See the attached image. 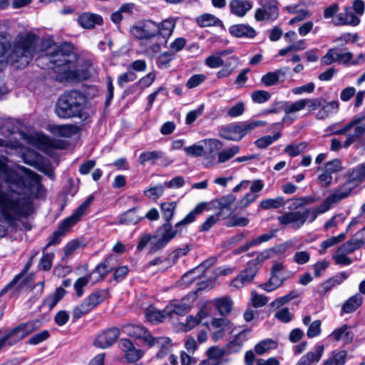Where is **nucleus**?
<instances>
[{
	"label": "nucleus",
	"instance_id": "nucleus-19",
	"mask_svg": "<svg viewBox=\"0 0 365 365\" xmlns=\"http://www.w3.org/2000/svg\"><path fill=\"white\" fill-rule=\"evenodd\" d=\"M360 22V19L352 11L351 7L346 6L344 8V12L339 14L332 23L335 26L349 25L357 26Z\"/></svg>",
	"mask_w": 365,
	"mask_h": 365
},
{
	"label": "nucleus",
	"instance_id": "nucleus-32",
	"mask_svg": "<svg viewBox=\"0 0 365 365\" xmlns=\"http://www.w3.org/2000/svg\"><path fill=\"white\" fill-rule=\"evenodd\" d=\"M363 297L360 294H356L349 297L342 305V311L349 314L356 311L362 304Z\"/></svg>",
	"mask_w": 365,
	"mask_h": 365
},
{
	"label": "nucleus",
	"instance_id": "nucleus-7",
	"mask_svg": "<svg viewBox=\"0 0 365 365\" xmlns=\"http://www.w3.org/2000/svg\"><path fill=\"white\" fill-rule=\"evenodd\" d=\"M322 203L317 209H306L303 212L294 211L287 212L283 215L278 217L279 222L282 225H292L295 230L299 229L306 221L312 222L317 218L318 214L325 212L322 211Z\"/></svg>",
	"mask_w": 365,
	"mask_h": 365
},
{
	"label": "nucleus",
	"instance_id": "nucleus-36",
	"mask_svg": "<svg viewBox=\"0 0 365 365\" xmlns=\"http://www.w3.org/2000/svg\"><path fill=\"white\" fill-rule=\"evenodd\" d=\"M50 130L54 135L64 138L71 137L76 131V127L72 125H53Z\"/></svg>",
	"mask_w": 365,
	"mask_h": 365
},
{
	"label": "nucleus",
	"instance_id": "nucleus-5",
	"mask_svg": "<svg viewBox=\"0 0 365 365\" xmlns=\"http://www.w3.org/2000/svg\"><path fill=\"white\" fill-rule=\"evenodd\" d=\"M364 180L365 177L360 165L349 170L346 182L322 202V211L329 210L334 205L349 197L352 190Z\"/></svg>",
	"mask_w": 365,
	"mask_h": 365
},
{
	"label": "nucleus",
	"instance_id": "nucleus-39",
	"mask_svg": "<svg viewBox=\"0 0 365 365\" xmlns=\"http://www.w3.org/2000/svg\"><path fill=\"white\" fill-rule=\"evenodd\" d=\"M163 153L159 150L145 151L142 153L138 158V162L140 165H144L146 162L155 163V162L162 158Z\"/></svg>",
	"mask_w": 365,
	"mask_h": 365
},
{
	"label": "nucleus",
	"instance_id": "nucleus-1",
	"mask_svg": "<svg viewBox=\"0 0 365 365\" xmlns=\"http://www.w3.org/2000/svg\"><path fill=\"white\" fill-rule=\"evenodd\" d=\"M6 163L7 158H0V178L7 184V190L0 191V211L5 220L13 225L30 214L31 197L36 195L41 185L36 173L21 165L9 168Z\"/></svg>",
	"mask_w": 365,
	"mask_h": 365
},
{
	"label": "nucleus",
	"instance_id": "nucleus-24",
	"mask_svg": "<svg viewBox=\"0 0 365 365\" xmlns=\"http://www.w3.org/2000/svg\"><path fill=\"white\" fill-rule=\"evenodd\" d=\"M324 349L323 345H317L313 351L302 356L296 365H310L313 362L319 361L322 356Z\"/></svg>",
	"mask_w": 365,
	"mask_h": 365
},
{
	"label": "nucleus",
	"instance_id": "nucleus-4",
	"mask_svg": "<svg viewBox=\"0 0 365 365\" xmlns=\"http://www.w3.org/2000/svg\"><path fill=\"white\" fill-rule=\"evenodd\" d=\"M324 103L325 100L324 98H302L292 103H286L284 107L285 116L283 118V121H286L287 119L294 120L297 118L296 114L306 108H307L309 112H312L322 107L328 117L331 113L337 112L339 109V103L337 101H332L325 104Z\"/></svg>",
	"mask_w": 365,
	"mask_h": 365
},
{
	"label": "nucleus",
	"instance_id": "nucleus-62",
	"mask_svg": "<svg viewBox=\"0 0 365 365\" xmlns=\"http://www.w3.org/2000/svg\"><path fill=\"white\" fill-rule=\"evenodd\" d=\"M310 259V254L307 251H298L293 256V261L299 265L307 264Z\"/></svg>",
	"mask_w": 365,
	"mask_h": 365
},
{
	"label": "nucleus",
	"instance_id": "nucleus-14",
	"mask_svg": "<svg viewBox=\"0 0 365 365\" xmlns=\"http://www.w3.org/2000/svg\"><path fill=\"white\" fill-rule=\"evenodd\" d=\"M236 201V196L233 194H228L221 197L216 199L213 201L214 207L218 210L217 214L222 219L227 218L230 216L233 210L232 206Z\"/></svg>",
	"mask_w": 365,
	"mask_h": 365
},
{
	"label": "nucleus",
	"instance_id": "nucleus-16",
	"mask_svg": "<svg viewBox=\"0 0 365 365\" xmlns=\"http://www.w3.org/2000/svg\"><path fill=\"white\" fill-rule=\"evenodd\" d=\"M352 58V54L349 51H343L339 48H331L322 58L321 63L323 65L329 66L334 62L346 63Z\"/></svg>",
	"mask_w": 365,
	"mask_h": 365
},
{
	"label": "nucleus",
	"instance_id": "nucleus-27",
	"mask_svg": "<svg viewBox=\"0 0 365 365\" xmlns=\"http://www.w3.org/2000/svg\"><path fill=\"white\" fill-rule=\"evenodd\" d=\"M220 135L227 140L239 141L242 139L240 127L239 123L222 128Z\"/></svg>",
	"mask_w": 365,
	"mask_h": 365
},
{
	"label": "nucleus",
	"instance_id": "nucleus-57",
	"mask_svg": "<svg viewBox=\"0 0 365 365\" xmlns=\"http://www.w3.org/2000/svg\"><path fill=\"white\" fill-rule=\"evenodd\" d=\"M271 95L269 92L263 90H257L252 93V100L257 103H263L270 99Z\"/></svg>",
	"mask_w": 365,
	"mask_h": 365
},
{
	"label": "nucleus",
	"instance_id": "nucleus-45",
	"mask_svg": "<svg viewBox=\"0 0 365 365\" xmlns=\"http://www.w3.org/2000/svg\"><path fill=\"white\" fill-rule=\"evenodd\" d=\"M239 124L242 138L245 135L250 133L255 128L266 125V123L262 120H254L251 122L240 123Z\"/></svg>",
	"mask_w": 365,
	"mask_h": 365
},
{
	"label": "nucleus",
	"instance_id": "nucleus-3",
	"mask_svg": "<svg viewBox=\"0 0 365 365\" xmlns=\"http://www.w3.org/2000/svg\"><path fill=\"white\" fill-rule=\"evenodd\" d=\"M86 97L80 91L73 90L61 94L56 103L55 113L63 119L82 118L85 115Z\"/></svg>",
	"mask_w": 365,
	"mask_h": 365
},
{
	"label": "nucleus",
	"instance_id": "nucleus-12",
	"mask_svg": "<svg viewBox=\"0 0 365 365\" xmlns=\"http://www.w3.org/2000/svg\"><path fill=\"white\" fill-rule=\"evenodd\" d=\"M93 196L89 195L86 200L75 210L72 215L65 219L59 225L58 230L64 235L86 213V210L93 201Z\"/></svg>",
	"mask_w": 365,
	"mask_h": 365
},
{
	"label": "nucleus",
	"instance_id": "nucleus-41",
	"mask_svg": "<svg viewBox=\"0 0 365 365\" xmlns=\"http://www.w3.org/2000/svg\"><path fill=\"white\" fill-rule=\"evenodd\" d=\"M347 356L344 350L334 351L331 356L324 362V365H344Z\"/></svg>",
	"mask_w": 365,
	"mask_h": 365
},
{
	"label": "nucleus",
	"instance_id": "nucleus-33",
	"mask_svg": "<svg viewBox=\"0 0 365 365\" xmlns=\"http://www.w3.org/2000/svg\"><path fill=\"white\" fill-rule=\"evenodd\" d=\"M197 23L201 27L222 26V21L215 16L210 14H205L198 16Z\"/></svg>",
	"mask_w": 365,
	"mask_h": 365
},
{
	"label": "nucleus",
	"instance_id": "nucleus-49",
	"mask_svg": "<svg viewBox=\"0 0 365 365\" xmlns=\"http://www.w3.org/2000/svg\"><path fill=\"white\" fill-rule=\"evenodd\" d=\"M306 142H300L296 144H289L284 148V152L291 157H294L302 153L307 148Z\"/></svg>",
	"mask_w": 365,
	"mask_h": 365
},
{
	"label": "nucleus",
	"instance_id": "nucleus-9",
	"mask_svg": "<svg viewBox=\"0 0 365 365\" xmlns=\"http://www.w3.org/2000/svg\"><path fill=\"white\" fill-rule=\"evenodd\" d=\"M207 205L206 202L199 203L191 212H190L182 220L175 224V229L170 222L165 223L158 230L160 236L168 243L178 232L180 227L187 225L195 221L197 215L202 212Z\"/></svg>",
	"mask_w": 365,
	"mask_h": 365
},
{
	"label": "nucleus",
	"instance_id": "nucleus-17",
	"mask_svg": "<svg viewBox=\"0 0 365 365\" xmlns=\"http://www.w3.org/2000/svg\"><path fill=\"white\" fill-rule=\"evenodd\" d=\"M120 335L118 328H111L101 333L94 340L96 347L106 349L115 344Z\"/></svg>",
	"mask_w": 365,
	"mask_h": 365
},
{
	"label": "nucleus",
	"instance_id": "nucleus-58",
	"mask_svg": "<svg viewBox=\"0 0 365 365\" xmlns=\"http://www.w3.org/2000/svg\"><path fill=\"white\" fill-rule=\"evenodd\" d=\"M342 163L339 159H334L327 162L324 170L332 175V174L338 173L342 170Z\"/></svg>",
	"mask_w": 365,
	"mask_h": 365
},
{
	"label": "nucleus",
	"instance_id": "nucleus-15",
	"mask_svg": "<svg viewBox=\"0 0 365 365\" xmlns=\"http://www.w3.org/2000/svg\"><path fill=\"white\" fill-rule=\"evenodd\" d=\"M133 36L138 39H150L158 35V25L153 21H147L134 26L130 30Z\"/></svg>",
	"mask_w": 365,
	"mask_h": 365
},
{
	"label": "nucleus",
	"instance_id": "nucleus-8",
	"mask_svg": "<svg viewBox=\"0 0 365 365\" xmlns=\"http://www.w3.org/2000/svg\"><path fill=\"white\" fill-rule=\"evenodd\" d=\"M41 324V322L38 319L19 324L0 337V349L6 345L12 346L15 344L38 329Z\"/></svg>",
	"mask_w": 365,
	"mask_h": 365
},
{
	"label": "nucleus",
	"instance_id": "nucleus-13",
	"mask_svg": "<svg viewBox=\"0 0 365 365\" xmlns=\"http://www.w3.org/2000/svg\"><path fill=\"white\" fill-rule=\"evenodd\" d=\"M210 324L213 329L211 338L215 342L223 339L227 332L232 333L233 330V324L226 318H213Z\"/></svg>",
	"mask_w": 365,
	"mask_h": 365
},
{
	"label": "nucleus",
	"instance_id": "nucleus-63",
	"mask_svg": "<svg viewBox=\"0 0 365 365\" xmlns=\"http://www.w3.org/2000/svg\"><path fill=\"white\" fill-rule=\"evenodd\" d=\"M205 63L208 67L215 68L223 66L224 61L219 55L215 53L205 59Z\"/></svg>",
	"mask_w": 365,
	"mask_h": 365
},
{
	"label": "nucleus",
	"instance_id": "nucleus-31",
	"mask_svg": "<svg viewBox=\"0 0 365 365\" xmlns=\"http://www.w3.org/2000/svg\"><path fill=\"white\" fill-rule=\"evenodd\" d=\"M215 304L220 315L227 316L232 311L233 302L230 297L224 296L216 299Z\"/></svg>",
	"mask_w": 365,
	"mask_h": 365
},
{
	"label": "nucleus",
	"instance_id": "nucleus-20",
	"mask_svg": "<svg viewBox=\"0 0 365 365\" xmlns=\"http://www.w3.org/2000/svg\"><path fill=\"white\" fill-rule=\"evenodd\" d=\"M121 348L125 351V358L130 362L138 361L143 355V351L136 349L128 339H121Z\"/></svg>",
	"mask_w": 365,
	"mask_h": 365
},
{
	"label": "nucleus",
	"instance_id": "nucleus-50",
	"mask_svg": "<svg viewBox=\"0 0 365 365\" xmlns=\"http://www.w3.org/2000/svg\"><path fill=\"white\" fill-rule=\"evenodd\" d=\"M146 317L151 322H160L168 317L167 314L164 313V310L160 312L157 310L154 307H150L146 311Z\"/></svg>",
	"mask_w": 365,
	"mask_h": 365
},
{
	"label": "nucleus",
	"instance_id": "nucleus-47",
	"mask_svg": "<svg viewBox=\"0 0 365 365\" xmlns=\"http://www.w3.org/2000/svg\"><path fill=\"white\" fill-rule=\"evenodd\" d=\"M285 205V201L283 197H278L274 199H266L260 202V207L264 210L276 209Z\"/></svg>",
	"mask_w": 365,
	"mask_h": 365
},
{
	"label": "nucleus",
	"instance_id": "nucleus-11",
	"mask_svg": "<svg viewBox=\"0 0 365 365\" xmlns=\"http://www.w3.org/2000/svg\"><path fill=\"white\" fill-rule=\"evenodd\" d=\"M277 0H261V8L255 11V19L257 21H275L279 16Z\"/></svg>",
	"mask_w": 365,
	"mask_h": 365
},
{
	"label": "nucleus",
	"instance_id": "nucleus-30",
	"mask_svg": "<svg viewBox=\"0 0 365 365\" xmlns=\"http://www.w3.org/2000/svg\"><path fill=\"white\" fill-rule=\"evenodd\" d=\"M38 148L44 153L50 154L53 149L61 148V142L47 136H42L39 139Z\"/></svg>",
	"mask_w": 365,
	"mask_h": 365
},
{
	"label": "nucleus",
	"instance_id": "nucleus-35",
	"mask_svg": "<svg viewBox=\"0 0 365 365\" xmlns=\"http://www.w3.org/2000/svg\"><path fill=\"white\" fill-rule=\"evenodd\" d=\"M349 277V274L345 272H341L339 274L336 275L322 284V289L324 292H327L331 289L334 287L341 284L345 279Z\"/></svg>",
	"mask_w": 365,
	"mask_h": 365
},
{
	"label": "nucleus",
	"instance_id": "nucleus-40",
	"mask_svg": "<svg viewBox=\"0 0 365 365\" xmlns=\"http://www.w3.org/2000/svg\"><path fill=\"white\" fill-rule=\"evenodd\" d=\"M365 134V122L354 128L353 134H348L346 140L344 143L345 148H349L351 144L356 142L360 137Z\"/></svg>",
	"mask_w": 365,
	"mask_h": 365
},
{
	"label": "nucleus",
	"instance_id": "nucleus-60",
	"mask_svg": "<svg viewBox=\"0 0 365 365\" xmlns=\"http://www.w3.org/2000/svg\"><path fill=\"white\" fill-rule=\"evenodd\" d=\"M346 236V233H341L338 236L331 237L322 242L321 247L323 249H327L330 247H332L341 242H343L345 240Z\"/></svg>",
	"mask_w": 365,
	"mask_h": 365
},
{
	"label": "nucleus",
	"instance_id": "nucleus-6",
	"mask_svg": "<svg viewBox=\"0 0 365 365\" xmlns=\"http://www.w3.org/2000/svg\"><path fill=\"white\" fill-rule=\"evenodd\" d=\"M124 331L131 336L142 339L149 346L157 345L160 347V350L158 353V357H163L164 355L170 351V346L167 338H153L148 331L141 326L135 324L128 325L124 327Z\"/></svg>",
	"mask_w": 365,
	"mask_h": 365
},
{
	"label": "nucleus",
	"instance_id": "nucleus-26",
	"mask_svg": "<svg viewBox=\"0 0 365 365\" xmlns=\"http://www.w3.org/2000/svg\"><path fill=\"white\" fill-rule=\"evenodd\" d=\"M229 31L232 36L237 38H253L256 36V31L252 27L242 24L230 26Z\"/></svg>",
	"mask_w": 365,
	"mask_h": 365
},
{
	"label": "nucleus",
	"instance_id": "nucleus-55",
	"mask_svg": "<svg viewBox=\"0 0 365 365\" xmlns=\"http://www.w3.org/2000/svg\"><path fill=\"white\" fill-rule=\"evenodd\" d=\"M92 279V277L91 274L88 276H85L82 277H79L74 283L73 287L76 292V295L78 297H81L83 294V288L86 287L88 282Z\"/></svg>",
	"mask_w": 365,
	"mask_h": 365
},
{
	"label": "nucleus",
	"instance_id": "nucleus-61",
	"mask_svg": "<svg viewBox=\"0 0 365 365\" xmlns=\"http://www.w3.org/2000/svg\"><path fill=\"white\" fill-rule=\"evenodd\" d=\"M274 317L283 323H288L292 319L293 315L288 308H282L275 312Z\"/></svg>",
	"mask_w": 365,
	"mask_h": 365
},
{
	"label": "nucleus",
	"instance_id": "nucleus-10",
	"mask_svg": "<svg viewBox=\"0 0 365 365\" xmlns=\"http://www.w3.org/2000/svg\"><path fill=\"white\" fill-rule=\"evenodd\" d=\"M291 272L287 271L285 266L279 262H274L270 270V278L259 287L267 292H272L279 287L291 277Z\"/></svg>",
	"mask_w": 365,
	"mask_h": 365
},
{
	"label": "nucleus",
	"instance_id": "nucleus-51",
	"mask_svg": "<svg viewBox=\"0 0 365 365\" xmlns=\"http://www.w3.org/2000/svg\"><path fill=\"white\" fill-rule=\"evenodd\" d=\"M249 222L250 220L247 217L239 215H234L226 222V226L228 227H245L247 225Z\"/></svg>",
	"mask_w": 365,
	"mask_h": 365
},
{
	"label": "nucleus",
	"instance_id": "nucleus-18",
	"mask_svg": "<svg viewBox=\"0 0 365 365\" xmlns=\"http://www.w3.org/2000/svg\"><path fill=\"white\" fill-rule=\"evenodd\" d=\"M191 307L192 301L189 298H183L180 301L171 302L164 309V313L170 317L174 315H184L190 310Z\"/></svg>",
	"mask_w": 365,
	"mask_h": 365
},
{
	"label": "nucleus",
	"instance_id": "nucleus-22",
	"mask_svg": "<svg viewBox=\"0 0 365 365\" xmlns=\"http://www.w3.org/2000/svg\"><path fill=\"white\" fill-rule=\"evenodd\" d=\"M330 336L336 341H341L344 344H349L353 341L354 334L349 326L344 324L334 330Z\"/></svg>",
	"mask_w": 365,
	"mask_h": 365
},
{
	"label": "nucleus",
	"instance_id": "nucleus-42",
	"mask_svg": "<svg viewBox=\"0 0 365 365\" xmlns=\"http://www.w3.org/2000/svg\"><path fill=\"white\" fill-rule=\"evenodd\" d=\"M362 246L363 245L361 244L360 240L354 235L339 247L341 248L342 250H344L346 253L351 254L354 252L355 250L360 249Z\"/></svg>",
	"mask_w": 365,
	"mask_h": 365
},
{
	"label": "nucleus",
	"instance_id": "nucleus-21",
	"mask_svg": "<svg viewBox=\"0 0 365 365\" xmlns=\"http://www.w3.org/2000/svg\"><path fill=\"white\" fill-rule=\"evenodd\" d=\"M229 8L233 15L243 17L252 8V3L248 0H231Z\"/></svg>",
	"mask_w": 365,
	"mask_h": 365
},
{
	"label": "nucleus",
	"instance_id": "nucleus-2",
	"mask_svg": "<svg viewBox=\"0 0 365 365\" xmlns=\"http://www.w3.org/2000/svg\"><path fill=\"white\" fill-rule=\"evenodd\" d=\"M47 48L51 51L46 54V58L52 64L51 68L57 73L62 74L68 81H81L88 78L90 72L88 68H79V61L72 53L69 44L56 46L53 42H46Z\"/></svg>",
	"mask_w": 365,
	"mask_h": 365
},
{
	"label": "nucleus",
	"instance_id": "nucleus-28",
	"mask_svg": "<svg viewBox=\"0 0 365 365\" xmlns=\"http://www.w3.org/2000/svg\"><path fill=\"white\" fill-rule=\"evenodd\" d=\"M176 21V18H168L162 21L160 24L158 26V36L167 40V38L172 35L175 27Z\"/></svg>",
	"mask_w": 365,
	"mask_h": 365
},
{
	"label": "nucleus",
	"instance_id": "nucleus-37",
	"mask_svg": "<svg viewBox=\"0 0 365 365\" xmlns=\"http://www.w3.org/2000/svg\"><path fill=\"white\" fill-rule=\"evenodd\" d=\"M277 346V342L271 339H267L257 343L255 346V351L258 355H262L269 350L274 349Z\"/></svg>",
	"mask_w": 365,
	"mask_h": 365
},
{
	"label": "nucleus",
	"instance_id": "nucleus-59",
	"mask_svg": "<svg viewBox=\"0 0 365 365\" xmlns=\"http://www.w3.org/2000/svg\"><path fill=\"white\" fill-rule=\"evenodd\" d=\"M257 274L255 267H248L242 271L238 276L245 285L250 284Z\"/></svg>",
	"mask_w": 365,
	"mask_h": 365
},
{
	"label": "nucleus",
	"instance_id": "nucleus-34",
	"mask_svg": "<svg viewBox=\"0 0 365 365\" xmlns=\"http://www.w3.org/2000/svg\"><path fill=\"white\" fill-rule=\"evenodd\" d=\"M66 291L62 287H58L55 292L48 296L43 302V306L47 307L48 310L52 309L56 304L63 298L65 295Z\"/></svg>",
	"mask_w": 365,
	"mask_h": 365
},
{
	"label": "nucleus",
	"instance_id": "nucleus-48",
	"mask_svg": "<svg viewBox=\"0 0 365 365\" xmlns=\"http://www.w3.org/2000/svg\"><path fill=\"white\" fill-rule=\"evenodd\" d=\"M349 253H346L341 248L339 247L333 255V259L335 264L339 265H349L352 263V260L347 256Z\"/></svg>",
	"mask_w": 365,
	"mask_h": 365
},
{
	"label": "nucleus",
	"instance_id": "nucleus-52",
	"mask_svg": "<svg viewBox=\"0 0 365 365\" xmlns=\"http://www.w3.org/2000/svg\"><path fill=\"white\" fill-rule=\"evenodd\" d=\"M92 309L84 300L80 305L73 308L72 317L74 320L78 319L89 313Z\"/></svg>",
	"mask_w": 365,
	"mask_h": 365
},
{
	"label": "nucleus",
	"instance_id": "nucleus-38",
	"mask_svg": "<svg viewBox=\"0 0 365 365\" xmlns=\"http://www.w3.org/2000/svg\"><path fill=\"white\" fill-rule=\"evenodd\" d=\"M240 148L238 145H233L230 148L222 150L217 153V163H224L240 153Z\"/></svg>",
	"mask_w": 365,
	"mask_h": 365
},
{
	"label": "nucleus",
	"instance_id": "nucleus-23",
	"mask_svg": "<svg viewBox=\"0 0 365 365\" xmlns=\"http://www.w3.org/2000/svg\"><path fill=\"white\" fill-rule=\"evenodd\" d=\"M78 22L84 29H91L96 25H100L103 23V18L96 14L85 12L78 16Z\"/></svg>",
	"mask_w": 365,
	"mask_h": 365
},
{
	"label": "nucleus",
	"instance_id": "nucleus-43",
	"mask_svg": "<svg viewBox=\"0 0 365 365\" xmlns=\"http://www.w3.org/2000/svg\"><path fill=\"white\" fill-rule=\"evenodd\" d=\"M177 203L175 202H166L161 204V212L163 219L169 222L174 215Z\"/></svg>",
	"mask_w": 365,
	"mask_h": 365
},
{
	"label": "nucleus",
	"instance_id": "nucleus-54",
	"mask_svg": "<svg viewBox=\"0 0 365 365\" xmlns=\"http://www.w3.org/2000/svg\"><path fill=\"white\" fill-rule=\"evenodd\" d=\"M280 138V134L277 133L274 135H265L259 139H257L255 144L259 148H265L269 145H271L274 141L279 139Z\"/></svg>",
	"mask_w": 365,
	"mask_h": 365
},
{
	"label": "nucleus",
	"instance_id": "nucleus-64",
	"mask_svg": "<svg viewBox=\"0 0 365 365\" xmlns=\"http://www.w3.org/2000/svg\"><path fill=\"white\" fill-rule=\"evenodd\" d=\"M279 80L277 78V76L274 72H269L265 75L262 76L261 82L265 86H272L276 85L279 83Z\"/></svg>",
	"mask_w": 365,
	"mask_h": 365
},
{
	"label": "nucleus",
	"instance_id": "nucleus-56",
	"mask_svg": "<svg viewBox=\"0 0 365 365\" xmlns=\"http://www.w3.org/2000/svg\"><path fill=\"white\" fill-rule=\"evenodd\" d=\"M295 242L293 240H287L271 248L274 257L278 255L285 253L289 249L293 247Z\"/></svg>",
	"mask_w": 365,
	"mask_h": 365
},
{
	"label": "nucleus",
	"instance_id": "nucleus-44",
	"mask_svg": "<svg viewBox=\"0 0 365 365\" xmlns=\"http://www.w3.org/2000/svg\"><path fill=\"white\" fill-rule=\"evenodd\" d=\"M216 262L215 257H210V259L202 262L198 267L191 269L183 275V279L185 282H188L186 279L192 274H197L200 272H204L206 269L212 266Z\"/></svg>",
	"mask_w": 365,
	"mask_h": 365
},
{
	"label": "nucleus",
	"instance_id": "nucleus-46",
	"mask_svg": "<svg viewBox=\"0 0 365 365\" xmlns=\"http://www.w3.org/2000/svg\"><path fill=\"white\" fill-rule=\"evenodd\" d=\"M105 292L99 290L92 293L85 299V301L91 309H93L105 299Z\"/></svg>",
	"mask_w": 365,
	"mask_h": 365
},
{
	"label": "nucleus",
	"instance_id": "nucleus-25",
	"mask_svg": "<svg viewBox=\"0 0 365 365\" xmlns=\"http://www.w3.org/2000/svg\"><path fill=\"white\" fill-rule=\"evenodd\" d=\"M112 259V256L108 257L91 272V277H93V282H97L101 280L110 271L112 270L113 266L110 263Z\"/></svg>",
	"mask_w": 365,
	"mask_h": 365
},
{
	"label": "nucleus",
	"instance_id": "nucleus-29",
	"mask_svg": "<svg viewBox=\"0 0 365 365\" xmlns=\"http://www.w3.org/2000/svg\"><path fill=\"white\" fill-rule=\"evenodd\" d=\"M138 207H134L124 212L120 217V224L136 225L139 223L143 218V216L138 214Z\"/></svg>",
	"mask_w": 365,
	"mask_h": 365
},
{
	"label": "nucleus",
	"instance_id": "nucleus-53",
	"mask_svg": "<svg viewBox=\"0 0 365 365\" xmlns=\"http://www.w3.org/2000/svg\"><path fill=\"white\" fill-rule=\"evenodd\" d=\"M287 10L291 13H297V15L289 20V24H294L297 22L302 21L311 16V13L309 12V11L305 9L297 11L294 7L290 6L287 7Z\"/></svg>",
	"mask_w": 365,
	"mask_h": 365
}]
</instances>
